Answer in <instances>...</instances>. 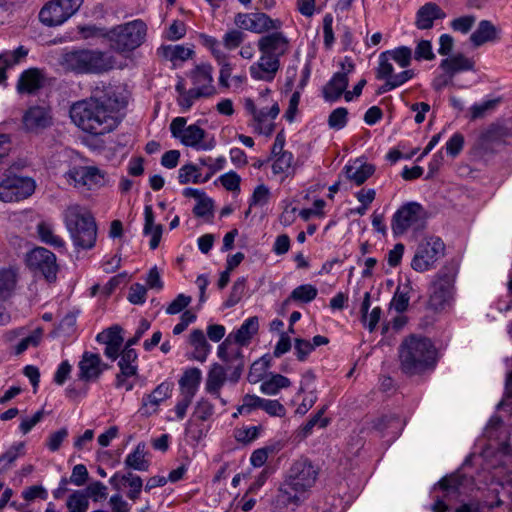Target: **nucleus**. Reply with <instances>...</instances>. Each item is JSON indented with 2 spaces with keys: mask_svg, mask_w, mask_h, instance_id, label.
<instances>
[{
  "mask_svg": "<svg viewBox=\"0 0 512 512\" xmlns=\"http://www.w3.org/2000/svg\"><path fill=\"white\" fill-rule=\"evenodd\" d=\"M326 411V406L322 407L308 422L303 426L302 432L304 436L309 434L314 426L319 425L320 427H326L329 420L328 418H323V414Z\"/></svg>",
  "mask_w": 512,
  "mask_h": 512,
  "instance_id": "obj_56",
  "label": "nucleus"
},
{
  "mask_svg": "<svg viewBox=\"0 0 512 512\" xmlns=\"http://www.w3.org/2000/svg\"><path fill=\"white\" fill-rule=\"evenodd\" d=\"M404 422L396 415H384L374 420L373 427L378 431L390 429L393 437L402 430Z\"/></svg>",
  "mask_w": 512,
  "mask_h": 512,
  "instance_id": "obj_36",
  "label": "nucleus"
},
{
  "mask_svg": "<svg viewBox=\"0 0 512 512\" xmlns=\"http://www.w3.org/2000/svg\"><path fill=\"white\" fill-rule=\"evenodd\" d=\"M189 343L194 348L192 358L194 360L204 362L210 353L211 346L207 342L206 337L202 330L194 329L189 336Z\"/></svg>",
  "mask_w": 512,
  "mask_h": 512,
  "instance_id": "obj_32",
  "label": "nucleus"
},
{
  "mask_svg": "<svg viewBox=\"0 0 512 512\" xmlns=\"http://www.w3.org/2000/svg\"><path fill=\"white\" fill-rule=\"evenodd\" d=\"M475 20L476 19L473 15L462 16V17L454 19L451 22V27L455 31H459L461 33L466 34L471 30L472 26L475 23Z\"/></svg>",
  "mask_w": 512,
  "mask_h": 512,
  "instance_id": "obj_64",
  "label": "nucleus"
},
{
  "mask_svg": "<svg viewBox=\"0 0 512 512\" xmlns=\"http://www.w3.org/2000/svg\"><path fill=\"white\" fill-rule=\"evenodd\" d=\"M440 68L449 75L450 78H453V76L459 72L473 70L474 61L458 53L443 59L440 63Z\"/></svg>",
  "mask_w": 512,
  "mask_h": 512,
  "instance_id": "obj_28",
  "label": "nucleus"
},
{
  "mask_svg": "<svg viewBox=\"0 0 512 512\" xmlns=\"http://www.w3.org/2000/svg\"><path fill=\"white\" fill-rule=\"evenodd\" d=\"M262 399L259 396L246 394L242 399V404L238 406L240 414H249L251 411L261 408Z\"/></svg>",
  "mask_w": 512,
  "mask_h": 512,
  "instance_id": "obj_54",
  "label": "nucleus"
},
{
  "mask_svg": "<svg viewBox=\"0 0 512 512\" xmlns=\"http://www.w3.org/2000/svg\"><path fill=\"white\" fill-rule=\"evenodd\" d=\"M173 385L169 382H162L150 394L142 399V410L145 414L155 413L160 403L169 398Z\"/></svg>",
  "mask_w": 512,
  "mask_h": 512,
  "instance_id": "obj_24",
  "label": "nucleus"
},
{
  "mask_svg": "<svg viewBox=\"0 0 512 512\" xmlns=\"http://www.w3.org/2000/svg\"><path fill=\"white\" fill-rule=\"evenodd\" d=\"M121 481L129 487L127 496L131 500L137 499L143 487L142 479L137 475L127 473L121 476Z\"/></svg>",
  "mask_w": 512,
  "mask_h": 512,
  "instance_id": "obj_45",
  "label": "nucleus"
},
{
  "mask_svg": "<svg viewBox=\"0 0 512 512\" xmlns=\"http://www.w3.org/2000/svg\"><path fill=\"white\" fill-rule=\"evenodd\" d=\"M319 476V467L308 458L295 460L278 488L274 499L277 509L298 507L314 487Z\"/></svg>",
  "mask_w": 512,
  "mask_h": 512,
  "instance_id": "obj_2",
  "label": "nucleus"
},
{
  "mask_svg": "<svg viewBox=\"0 0 512 512\" xmlns=\"http://www.w3.org/2000/svg\"><path fill=\"white\" fill-rule=\"evenodd\" d=\"M127 98L121 88L96 86L91 96L70 106L71 121L83 132L102 136L113 132L120 123L119 111L126 107Z\"/></svg>",
  "mask_w": 512,
  "mask_h": 512,
  "instance_id": "obj_1",
  "label": "nucleus"
},
{
  "mask_svg": "<svg viewBox=\"0 0 512 512\" xmlns=\"http://www.w3.org/2000/svg\"><path fill=\"white\" fill-rule=\"evenodd\" d=\"M28 54V50L23 46L18 47L12 52H4L0 54V61L5 64V66H13L20 62L21 59L25 58Z\"/></svg>",
  "mask_w": 512,
  "mask_h": 512,
  "instance_id": "obj_52",
  "label": "nucleus"
},
{
  "mask_svg": "<svg viewBox=\"0 0 512 512\" xmlns=\"http://www.w3.org/2000/svg\"><path fill=\"white\" fill-rule=\"evenodd\" d=\"M261 409L270 416L284 417L286 414L285 407L278 400L262 399Z\"/></svg>",
  "mask_w": 512,
  "mask_h": 512,
  "instance_id": "obj_60",
  "label": "nucleus"
},
{
  "mask_svg": "<svg viewBox=\"0 0 512 512\" xmlns=\"http://www.w3.org/2000/svg\"><path fill=\"white\" fill-rule=\"evenodd\" d=\"M42 335L41 329L35 330L31 335L23 338L16 346V354L23 353L29 346H37L40 342Z\"/></svg>",
  "mask_w": 512,
  "mask_h": 512,
  "instance_id": "obj_61",
  "label": "nucleus"
},
{
  "mask_svg": "<svg viewBox=\"0 0 512 512\" xmlns=\"http://www.w3.org/2000/svg\"><path fill=\"white\" fill-rule=\"evenodd\" d=\"M445 16V13L437 4L429 2L417 11L415 25L418 29H430L433 27L435 20L443 19Z\"/></svg>",
  "mask_w": 512,
  "mask_h": 512,
  "instance_id": "obj_25",
  "label": "nucleus"
},
{
  "mask_svg": "<svg viewBox=\"0 0 512 512\" xmlns=\"http://www.w3.org/2000/svg\"><path fill=\"white\" fill-rule=\"evenodd\" d=\"M280 108L274 103L269 110L260 109L253 118V127L256 132L270 136L275 128L274 120L279 115Z\"/></svg>",
  "mask_w": 512,
  "mask_h": 512,
  "instance_id": "obj_23",
  "label": "nucleus"
},
{
  "mask_svg": "<svg viewBox=\"0 0 512 512\" xmlns=\"http://www.w3.org/2000/svg\"><path fill=\"white\" fill-rule=\"evenodd\" d=\"M280 68V61L276 56L262 54L258 62L250 67L251 77L255 80L270 82Z\"/></svg>",
  "mask_w": 512,
  "mask_h": 512,
  "instance_id": "obj_19",
  "label": "nucleus"
},
{
  "mask_svg": "<svg viewBox=\"0 0 512 512\" xmlns=\"http://www.w3.org/2000/svg\"><path fill=\"white\" fill-rule=\"evenodd\" d=\"M270 360L268 358L261 357L259 360L255 361L249 370L248 373V381L250 383H257L259 381L264 380V375L269 368Z\"/></svg>",
  "mask_w": 512,
  "mask_h": 512,
  "instance_id": "obj_43",
  "label": "nucleus"
},
{
  "mask_svg": "<svg viewBox=\"0 0 512 512\" xmlns=\"http://www.w3.org/2000/svg\"><path fill=\"white\" fill-rule=\"evenodd\" d=\"M60 65L78 74H99L112 69L114 59L100 50L78 49L64 53Z\"/></svg>",
  "mask_w": 512,
  "mask_h": 512,
  "instance_id": "obj_6",
  "label": "nucleus"
},
{
  "mask_svg": "<svg viewBox=\"0 0 512 512\" xmlns=\"http://www.w3.org/2000/svg\"><path fill=\"white\" fill-rule=\"evenodd\" d=\"M445 245L435 236L424 238L417 246L411 267L416 272H426L434 268L436 262L444 256Z\"/></svg>",
  "mask_w": 512,
  "mask_h": 512,
  "instance_id": "obj_10",
  "label": "nucleus"
},
{
  "mask_svg": "<svg viewBox=\"0 0 512 512\" xmlns=\"http://www.w3.org/2000/svg\"><path fill=\"white\" fill-rule=\"evenodd\" d=\"M146 32V24L142 20H134L111 29L106 37L113 50L129 52L138 48L144 42Z\"/></svg>",
  "mask_w": 512,
  "mask_h": 512,
  "instance_id": "obj_7",
  "label": "nucleus"
},
{
  "mask_svg": "<svg viewBox=\"0 0 512 512\" xmlns=\"http://www.w3.org/2000/svg\"><path fill=\"white\" fill-rule=\"evenodd\" d=\"M347 117L348 110L344 107H339L330 113L328 117V125L331 129L340 130L347 124Z\"/></svg>",
  "mask_w": 512,
  "mask_h": 512,
  "instance_id": "obj_48",
  "label": "nucleus"
},
{
  "mask_svg": "<svg viewBox=\"0 0 512 512\" xmlns=\"http://www.w3.org/2000/svg\"><path fill=\"white\" fill-rule=\"evenodd\" d=\"M260 429L261 427L259 426L237 429L235 431V438L243 444H249L258 437Z\"/></svg>",
  "mask_w": 512,
  "mask_h": 512,
  "instance_id": "obj_55",
  "label": "nucleus"
},
{
  "mask_svg": "<svg viewBox=\"0 0 512 512\" xmlns=\"http://www.w3.org/2000/svg\"><path fill=\"white\" fill-rule=\"evenodd\" d=\"M227 370H228L227 364H226V367H224L218 363H214L211 366V368L207 374V379H206V384H205L206 391L209 394L213 395L215 398L220 399V401L223 405L226 404V401L223 398H221L220 390L227 380V373H226ZM229 371H231V373H232L233 369H229Z\"/></svg>",
  "mask_w": 512,
  "mask_h": 512,
  "instance_id": "obj_21",
  "label": "nucleus"
},
{
  "mask_svg": "<svg viewBox=\"0 0 512 512\" xmlns=\"http://www.w3.org/2000/svg\"><path fill=\"white\" fill-rule=\"evenodd\" d=\"M454 295V275L448 271H439L430 285L428 308L441 312L449 307Z\"/></svg>",
  "mask_w": 512,
  "mask_h": 512,
  "instance_id": "obj_9",
  "label": "nucleus"
},
{
  "mask_svg": "<svg viewBox=\"0 0 512 512\" xmlns=\"http://www.w3.org/2000/svg\"><path fill=\"white\" fill-rule=\"evenodd\" d=\"M88 505L87 495L80 491L72 493L67 500L69 512H86Z\"/></svg>",
  "mask_w": 512,
  "mask_h": 512,
  "instance_id": "obj_46",
  "label": "nucleus"
},
{
  "mask_svg": "<svg viewBox=\"0 0 512 512\" xmlns=\"http://www.w3.org/2000/svg\"><path fill=\"white\" fill-rule=\"evenodd\" d=\"M498 38V29L488 20L480 21L477 29L470 35V41L474 47H479L487 42L495 41Z\"/></svg>",
  "mask_w": 512,
  "mask_h": 512,
  "instance_id": "obj_30",
  "label": "nucleus"
},
{
  "mask_svg": "<svg viewBox=\"0 0 512 512\" xmlns=\"http://www.w3.org/2000/svg\"><path fill=\"white\" fill-rule=\"evenodd\" d=\"M119 356L120 360L118 365L120 371H122L123 374H137L138 367L135 364L137 360L136 351L132 347L125 345Z\"/></svg>",
  "mask_w": 512,
  "mask_h": 512,
  "instance_id": "obj_39",
  "label": "nucleus"
},
{
  "mask_svg": "<svg viewBox=\"0 0 512 512\" xmlns=\"http://www.w3.org/2000/svg\"><path fill=\"white\" fill-rule=\"evenodd\" d=\"M36 232L41 240L46 245L52 246L54 248H64L65 242L64 240L55 233L54 227L52 224L41 221L37 224Z\"/></svg>",
  "mask_w": 512,
  "mask_h": 512,
  "instance_id": "obj_34",
  "label": "nucleus"
},
{
  "mask_svg": "<svg viewBox=\"0 0 512 512\" xmlns=\"http://www.w3.org/2000/svg\"><path fill=\"white\" fill-rule=\"evenodd\" d=\"M258 48L262 54L276 56L279 59L289 48L287 37L281 32H273L263 36L258 41Z\"/></svg>",
  "mask_w": 512,
  "mask_h": 512,
  "instance_id": "obj_18",
  "label": "nucleus"
},
{
  "mask_svg": "<svg viewBox=\"0 0 512 512\" xmlns=\"http://www.w3.org/2000/svg\"><path fill=\"white\" fill-rule=\"evenodd\" d=\"M389 54L391 58L400 65V67L405 68L410 65L412 51L409 47H398L395 50L391 51Z\"/></svg>",
  "mask_w": 512,
  "mask_h": 512,
  "instance_id": "obj_53",
  "label": "nucleus"
},
{
  "mask_svg": "<svg viewBox=\"0 0 512 512\" xmlns=\"http://www.w3.org/2000/svg\"><path fill=\"white\" fill-rule=\"evenodd\" d=\"M124 463L127 468L147 471L150 465L149 453L145 450H133L127 455Z\"/></svg>",
  "mask_w": 512,
  "mask_h": 512,
  "instance_id": "obj_37",
  "label": "nucleus"
},
{
  "mask_svg": "<svg viewBox=\"0 0 512 512\" xmlns=\"http://www.w3.org/2000/svg\"><path fill=\"white\" fill-rule=\"evenodd\" d=\"M510 135L509 129L500 123L490 124L481 134V139L485 142H498Z\"/></svg>",
  "mask_w": 512,
  "mask_h": 512,
  "instance_id": "obj_40",
  "label": "nucleus"
},
{
  "mask_svg": "<svg viewBox=\"0 0 512 512\" xmlns=\"http://www.w3.org/2000/svg\"><path fill=\"white\" fill-rule=\"evenodd\" d=\"M374 171L375 167L372 164L363 162L360 159H356L344 167L347 179L353 181L356 185L363 184L373 175Z\"/></svg>",
  "mask_w": 512,
  "mask_h": 512,
  "instance_id": "obj_27",
  "label": "nucleus"
},
{
  "mask_svg": "<svg viewBox=\"0 0 512 512\" xmlns=\"http://www.w3.org/2000/svg\"><path fill=\"white\" fill-rule=\"evenodd\" d=\"M483 435L488 440H494L498 444V448H509L507 429L499 416L491 417L484 429Z\"/></svg>",
  "mask_w": 512,
  "mask_h": 512,
  "instance_id": "obj_26",
  "label": "nucleus"
},
{
  "mask_svg": "<svg viewBox=\"0 0 512 512\" xmlns=\"http://www.w3.org/2000/svg\"><path fill=\"white\" fill-rule=\"evenodd\" d=\"M187 120L184 117H176L170 123V131L174 138L178 139L183 145L195 149L208 150L212 146L204 143L206 131L197 124L187 126Z\"/></svg>",
  "mask_w": 512,
  "mask_h": 512,
  "instance_id": "obj_13",
  "label": "nucleus"
},
{
  "mask_svg": "<svg viewBox=\"0 0 512 512\" xmlns=\"http://www.w3.org/2000/svg\"><path fill=\"white\" fill-rule=\"evenodd\" d=\"M64 223L77 249H91L97 239V225L93 215L84 207L74 204L64 211Z\"/></svg>",
  "mask_w": 512,
  "mask_h": 512,
  "instance_id": "obj_5",
  "label": "nucleus"
},
{
  "mask_svg": "<svg viewBox=\"0 0 512 512\" xmlns=\"http://www.w3.org/2000/svg\"><path fill=\"white\" fill-rule=\"evenodd\" d=\"M147 289L144 285L135 283L131 285L128 294V301L132 304H143L146 300Z\"/></svg>",
  "mask_w": 512,
  "mask_h": 512,
  "instance_id": "obj_57",
  "label": "nucleus"
},
{
  "mask_svg": "<svg viewBox=\"0 0 512 512\" xmlns=\"http://www.w3.org/2000/svg\"><path fill=\"white\" fill-rule=\"evenodd\" d=\"M191 302V297L179 294L166 308V313L175 315L183 311Z\"/></svg>",
  "mask_w": 512,
  "mask_h": 512,
  "instance_id": "obj_62",
  "label": "nucleus"
},
{
  "mask_svg": "<svg viewBox=\"0 0 512 512\" xmlns=\"http://www.w3.org/2000/svg\"><path fill=\"white\" fill-rule=\"evenodd\" d=\"M35 182L29 177L8 176L0 182V201L16 202L31 196Z\"/></svg>",
  "mask_w": 512,
  "mask_h": 512,
  "instance_id": "obj_14",
  "label": "nucleus"
},
{
  "mask_svg": "<svg viewBox=\"0 0 512 512\" xmlns=\"http://www.w3.org/2000/svg\"><path fill=\"white\" fill-rule=\"evenodd\" d=\"M293 160V155L290 152L281 153V155L276 156V159L272 165V170L274 174H282L288 173L291 169V164Z\"/></svg>",
  "mask_w": 512,
  "mask_h": 512,
  "instance_id": "obj_51",
  "label": "nucleus"
},
{
  "mask_svg": "<svg viewBox=\"0 0 512 512\" xmlns=\"http://www.w3.org/2000/svg\"><path fill=\"white\" fill-rule=\"evenodd\" d=\"M290 385L291 382L287 377L271 373L262 381L260 391L266 395H276L281 389L288 388Z\"/></svg>",
  "mask_w": 512,
  "mask_h": 512,
  "instance_id": "obj_35",
  "label": "nucleus"
},
{
  "mask_svg": "<svg viewBox=\"0 0 512 512\" xmlns=\"http://www.w3.org/2000/svg\"><path fill=\"white\" fill-rule=\"evenodd\" d=\"M427 213L417 202L402 205L393 215L391 229L394 236H401L409 229L420 231L425 228Z\"/></svg>",
  "mask_w": 512,
  "mask_h": 512,
  "instance_id": "obj_8",
  "label": "nucleus"
},
{
  "mask_svg": "<svg viewBox=\"0 0 512 512\" xmlns=\"http://www.w3.org/2000/svg\"><path fill=\"white\" fill-rule=\"evenodd\" d=\"M202 379L201 370L193 367L184 371L179 380L181 394L195 396Z\"/></svg>",
  "mask_w": 512,
  "mask_h": 512,
  "instance_id": "obj_31",
  "label": "nucleus"
},
{
  "mask_svg": "<svg viewBox=\"0 0 512 512\" xmlns=\"http://www.w3.org/2000/svg\"><path fill=\"white\" fill-rule=\"evenodd\" d=\"M163 57L171 62L185 61L193 55V50L183 45H168L160 48Z\"/></svg>",
  "mask_w": 512,
  "mask_h": 512,
  "instance_id": "obj_38",
  "label": "nucleus"
},
{
  "mask_svg": "<svg viewBox=\"0 0 512 512\" xmlns=\"http://www.w3.org/2000/svg\"><path fill=\"white\" fill-rule=\"evenodd\" d=\"M499 103V99L487 100L480 104H475L470 108V119L476 120L479 118H483L485 114L489 111L495 109L497 104Z\"/></svg>",
  "mask_w": 512,
  "mask_h": 512,
  "instance_id": "obj_50",
  "label": "nucleus"
},
{
  "mask_svg": "<svg viewBox=\"0 0 512 512\" xmlns=\"http://www.w3.org/2000/svg\"><path fill=\"white\" fill-rule=\"evenodd\" d=\"M244 40V33L237 29L228 31L223 37V44L225 48L232 50L240 46Z\"/></svg>",
  "mask_w": 512,
  "mask_h": 512,
  "instance_id": "obj_59",
  "label": "nucleus"
},
{
  "mask_svg": "<svg viewBox=\"0 0 512 512\" xmlns=\"http://www.w3.org/2000/svg\"><path fill=\"white\" fill-rule=\"evenodd\" d=\"M399 360L405 374H421L435 366L436 350L430 340L411 336L402 342Z\"/></svg>",
  "mask_w": 512,
  "mask_h": 512,
  "instance_id": "obj_4",
  "label": "nucleus"
},
{
  "mask_svg": "<svg viewBox=\"0 0 512 512\" xmlns=\"http://www.w3.org/2000/svg\"><path fill=\"white\" fill-rule=\"evenodd\" d=\"M122 329L118 325H114L103 332L99 333L96 340L103 344H123L121 335Z\"/></svg>",
  "mask_w": 512,
  "mask_h": 512,
  "instance_id": "obj_44",
  "label": "nucleus"
},
{
  "mask_svg": "<svg viewBox=\"0 0 512 512\" xmlns=\"http://www.w3.org/2000/svg\"><path fill=\"white\" fill-rule=\"evenodd\" d=\"M44 75L37 68L25 70L17 83V89L20 93H34L42 87Z\"/></svg>",
  "mask_w": 512,
  "mask_h": 512,
  "instance_id": "obj_29",
  "label": "nucleus"
},
{
  "mask_svg": "<svg viewBox=\"0 0 512 512\" xmlns=\"http://www.w3.org/2000/svg\"><path fill=\"white\" fill-rule=\"evenodd\" d=\"M23 124L28 131H38L52 124L50 110L43 106L30 107L23 115Z\"/></svg>",
  "mask_w": 512,
  "mask_h": 512,
  "instance_id": "obj_20",
  "label": "nucleus"
},
{
  "mask_svg": "<svg viewBox=\"0 0 512 512\" xmlns=\"http://www.w3.org/2000/svg\"><path fill=\"white\" fill-rule=\"evenodd\" d=\"M259 330V319L257 316H252L246 319L243 324L237 329L235 333H231L228 337L218 346V357L227 363L228 369H233L228 379L236 383L241 377L245 362L244 356L240 348H233L231 346L234 341L239 346H247L254 335Z\"/></svg>",
  "mask_w": 512,
  "mask_h": 512,
  "instance_id": "obj_3",
  "label": "nucleus"
},
{
  "mask_svg": "<svg viewBox=\"0 0 512 512\" xmlns=\"http://www.w3.org/2000/svg\"><path fill=\"white\" fill-rule=\"evenodd\" d=\"M16 273L11 269L0 270V300H5L14 289Z\"/></svg>",
  "mask_w": 512,
  "mask_h": 512,
  "instance_id": "obj_41",
  "label": "nucleus"
},
{
  "mask_svg": "<svg viewBox=\"0 0 512 512\" xmlns=\"http://www.w3.org/2000/svg\"><path fill=\"white\" fill-rule=\"evenodd\" d=\"M252 26L250 31L254 33H264L271 30H278L282 26L279 19H272L267 14L262 12L252 13Z\"/></svg>",
  "mask_w": 512,
  "mask_h": 512,
  "instance_id": "obj_33",
  "label": "nucleus"
},
{
  "mask_svg": "<svg viewBox=\"0 0 512 512\" xmlns=\"http://www.w3.org/2000/svg\"><path fill=\"white\" fill-rule=\"evenodd\" d=\"M191 78L195 86L194 89L198 91V95L204 97L211 96L215 92L212 85V67L208 64L198 65L192 72Z\"/></svg>",
  "mask_w": 512,
  "mask_h": 512,
  "instance_id": "obj_22",
  "label": "nucleus"
},
{
  "mask_svg": "<svg viewBox=\"0 0 512 512\" xmlns=\"http://www.w3.org/2000/svg\"><path fill=\"white\" fill-rule=\"evenodd\" d=\"M318 290L311 284H303L296 287L290 294L294 301L309 303L316 298Z\"/></svg>",
  "mask_w": 512,
  "mask_h": 512,
  "instance_id": "obj_42",
  "label": "nucleus"
},
{
  "mask_svg": "<svg viewBox=\"0 0 512 512\" xmlns=\"http://www.w3.org/2000/svg\"><path fill=\"white\" fill-rule=\"evenodd\" d=\"M83 0H51L39 12V20L47 27L63 24L81 7Z\"/></svg>",
  "mask_w": 512,
  "mask_h": 512,
  "instance_id": "obj_11",
  "label": "nucleus"
},
{
  "mask_svg": "<svg viewBox=\"0 0 512 512\" xmlns=\"http://www.w3.org/2000/svg\"><path fill=\"white\" fill-rule=\"evenodd\" d=\"M26 264L34 273H39L48 282L57 280L59 265L56 255L44 247H35L26 254Z\"/></svg>",
  "mask_w": 512,
  "mask_h": 512,
  "instance_id": "obj_12",
  "label": "nucleus"
},
{
  "mask_svg": "<svg viewBox=\"0 0 512 512\" xmlns=\"http://www.w3.org/2000/svg\"><path fill=\"white\" fill-rule=\"evenodd\" d=\"M78 379L83 382H94L99 379L107 365L102 363L98 354L85 351L78 363Z\"/></svg>",
  "mask_w": 512,
  "mask_h": 512,
  "instance_id": "obj_16",
  "label": "nucleus"
},
{
  "mask_svg": "<svg viewBox=\"0 0 512 512\" xmlns=\"http://www.w3.org/2000/svg\"><path fill=\"white\" fill-rule=\"evenodd\" d=\"M341 67L342 71L335 73L331 80L323 87V97L327 101L333 102L338 100L348 86V74L353 71L354 64L349 61L347 66L345 63H341Z\"/></svg>",
  "mask_w": 512,
  "mask_h": 512,
  "instance_id": "obj_17",
  "label": "nucleus"
},
{
  "mask_svg": "<svg viewBox=\"0 0 512 512\" xmlns=\"http://www.w3.org/2000/svg\"><path fill=\"white\" fill-rule=\"evenodd\" d=\"M438 485L441 489L448 491V492H456L462 485V479L457 474H451L448 476L443 477Z\"/></svg>",
  "mask_w": 512,
  "mask_h": 512,
  "instance_id": "obj_63",
  "label": "nucleus"
},
{
  "mask_svg": "<svg viewBox=\"0 0 512 512\" xmlns=\"http://www.w3.org/2000/svg\"><path fill=\"white\" fill-rule=\"evenodd\" d=\"M294 350L296 357L299 361H305L308 355L314 350V345L311 342L302 338L294 340Z\"/></svg>",
  "mask_w": 512,
  "mask_h": 512,
  "instance_id": "obj_58",
  "label": "nucleus"
},
{
  "mask_svg": "<svg viewBox=\"0 0 512 512\" xmlns=\"http://www.w3.org/2000/svg\"><path fill=\"white\" fill-rule=\"evenodd\" d=\"M66 179L77 188L93 189L104 183V174L94 166L74 167L66 173Z\"/></svg>",
  "mask_w": 512,
  "mask_h": 512,
  "instance_id": "obj_15",
  "label": "nucleus"
},
{
  "mask_svg": "<svg viewBox=\"0 0 512 512\" xmlns=\"http://www.w3.org/2000/svg\"><path fill=\"white\" fill-rule=\"evenodd\" d=\"M245 283V278H239L233 283L231 293L224 303L226 308L235 306L241 300L245 291Z\"/></svg>",
  "mask_w": 512,
  "mask_h": 512,
  "instance_id": "obj_49",
  "label": "nucleus"
},
{
  "mask_svg": "<svg viewBox=\"0 0 512 512\" xmlns=\"http://www.w3.org/2000/svg\"><path fill=\"white\" fill-rule=\"evenodd\" d=\"M201 173L197 166L193 164H186L179 169L178 180L181 184L189 182H200Z\"/></svg>",
  "mask_w": 512,
  "mask_h": 512,
  "instance_id": "obj_47",
  "label": "nucleus"
}]
</instances>
